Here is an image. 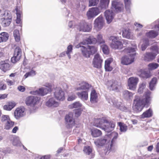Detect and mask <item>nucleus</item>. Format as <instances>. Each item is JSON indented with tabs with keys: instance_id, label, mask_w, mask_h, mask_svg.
<instances>
[{
	"instance_id": "nucleus-37",
	"label": "nucleus",
	"mask_w": 159,
	"mask_h": 159,
	"mask_svg": "<svg viewBox=\"0 0 159 159\" xmlns=\"http://www.w3.org/2000/svg\"><path fill=\"white\" fill-rule=\"evenodd\" d=\"M98 98L97 93L94 90L92 91L90 94V101L92 103H95L97 102Z\"/></svg>"
},
{
	"instance_id": "nucleus-23",
	"label": "nucleus",
	"mask_w": 159,
	"mask_h": 159,
	"mask_svg": "<svg viewBox=\"0 0 159 159\" xmlns=\"http://www.w3.org/2000/svg\"><path fill=\"white\" fill-rule=\"evenodd\" d=\"M46 105L49 107L54 108L57 107L59 105L58 102L56 101L53 98H51L46 102Z\"/></svg>"
},
{
	"instance_id": "nucleus-54",
	"label": "nucleus",
	"mask_w": 159,
	"mask_h": 159,
	"mask_svg": "<svg viewBox=\"0 0 159 159\" xmlns=\"http://www.w3.org/2000/svg\"><path fill=\"white\" fill-rule=\"evenodd\" d=\"M151 49L152 51V52L155 55H157L158 54V48L157 46L156 45H153L151 47Z\"/></svg>"
},
{
	"instance_id": "nucleus-35",
	"label": "nucleus",
	"mask_w": 159,
	"mask_h": 159,
	"mask_svg": "<svg viewBox=\"0 0 159 159\" xmlns=\"http://www.w3.org/2000/svg\"><path fill=\"white\" fill-rule=\"evenodd\" d=\"M12 19L8 18L6 19L1 18L0 22L2 25L3 27L8 26L11 22Z\"/></svg>"
},
{
	"instance_id": "nucleus-46",
	"label": "nucleus",
	"mask_w": 159,
	"mask_h": 159,
	"mask_svg": "<svg viewBox=\"0 0 159 159\" xmlns=\"http://www.w3.org/2000/svg\"><path fill=\"white\" fill-rule=\"evenodd\" d=\"M13 35L15 40L17 42H18L20 40L19 31L17 30H15L13 32Z\"/></svg>"
},
{
	"instance_id": "nucleus-27",
	"label": "nucleus",
	"mask_w": 159,
	"mask_h": 159,
	"mask_svg": "<svg viewBox=\"0 0 159 159\" xmlns=\"http://www.w3.org/2000/svg\"><path fill=\"white\" fill-rule=\"evenodd\" d=\"M156 56L155 54L151 52H146L144 55V60L149 61L153 60Z\"/></svg>"
},
{
	"instance_id": "nucleus-6",
	"label": "nucleus",
	"mask_w": 159,
	"mask_h": 159,
	"mask_svg": "<svg viewBox=\"0 0 159 159\" xmlns=\"http://www.w3.org/2000/svg\"><path fill=\"white\" fill-rule=\"evenodd\" d=\"M121 37L116 36H111L109 38V40L111 41L110 44L111 47L115 49H120L123 46L122 43L120 41Z\"/></svg>"
},
{
	"instance_id": "nucleus-48",
	"label": "nucleus",
	"mask_w": 159,
	"mask_h": 159,
	"mask_svg": "<svg viewBox=\"0 0 159 159\" xmlns=\"http://www.w3.org/2000/svg\"><path fill=\"white\" fill-rule=\"evenodd\" d=\"M73 46L72 45H70L67 48V51H66V54L69 59L71 58L70 54L72 52Z\"/></svg>"
},
{
	"instance_id": "nucleus-59",
	"label": "nucleus",
	"mask_w": 159,
	"mask_h": 159,
	"mask_svg": "<svg viewBox=\"0 0 159 159\" xmlns=\"http://www.w3.org/2000/svg\"><path fill=\"white\" fill-rule=\"evenodd\" d=\"M76 98V97L75 94L74 93H72L68 95L67 100L69 101H71L75 99Z\"/></svg>"
},
{
	"instance_id": "nucleus-41",
	"label": "nucleus",
	"mask_w": 159,
	"mask_h": 159,
	"mask_svg": "<svg viewBox=\"0 0 159 159\" xmlns=\"http://www.w3.org/2000/svg\"><path fill=\"white\" fill-rule=\"evenodd\" d=\"M4 124H5L4 129L9 130L13 127L14 125V122L11 120H9L6 123H4Z\"/></svg>"
},
{
	"instance_id": "nucleus-56",
	"label": "nucleus",
	"mask_w": 159,
	"mask_h": 159,
	"mask_svg": "<svg viewBox=\"0 0 159 159\" xmlns=\"http://www.w3.org/2000/svg\"><path fill=\"white\" fill-rule=\"evenodd\" d=\"M99 2V0H89V7L96 6Z\"/></svg>"
},
{
	"instance_id": "nucleus-28",
	"label": "nucleus",
	"mask_w": 159,
	"mask_h": 159,
	"mask_svg": "<svg viewBox=\"0 0 159 159\" xmlns=\"http://www.w3.org/2000/svg\"><path fill=\"white\" fill-rule=\"evenodd\" d=\"M80 86L76 88V90H86L88 91L89 88L91 87V85L86 82H83L80 84H79Z\"/></svg>"
},
{
	"instance_id": "nucleus-12",
	"label": "nucleus",
	"mask_w": 159,
	"mask_h": 159,
	"mask_svg": "<svg viewBox=\"0 0 159 159\" xmlns=\"http://www.w3.org/2000/svg\"><path fill=\"white\" fill-rule=\"evenodd\" d=\"M21 53V50L20 47H16L14 50V56L11 58V62L12 63H15L19 61L20 59Z\"/></svg>"
},
{
	"instance_id": "nucleus-43",
	"label": "nucleus",
	"mask_w": 159,
	"mask_h": 159,
	"mask_svg": "<svg viewBox=\"0 0 159 159\" xmlns=\"http://www.w3.org/2000/svg\"><path fill=\"white\" fill-rule=\"evenodd\" d=\"M125 8L128 13L130 12V7L131 4V0H124Z\"/></svg>"
},
{
	"instance_id": "nucleus-5",
	"label": "nucleus",
	"mask_w": 159,
	"mask_h": 159,
	"mask_svg": "<svg viewBox=\"0 0 159 159\" xmlns=\"http://www.w3.org/2000/svg\"><path fill=\"white\" fill-rule=\"evenodd\" d=\"M94 143L97 146H102V152L103 155L107 154L111 151L108 150L106 152H105L106 149H107L108 148V147H106V145L107 144L108 145L109 144H110L107 135H106L104 137L97 139L94 141Z\"/></svg>"
},
{
	"instance_id": "nucleus-58",
	"label": "nucleus",
	"mask_w": 159,
	"mask_h": 159,
	"mask_svg": "<svg viewBox=\"0 0 159 159\" xmlns=\"http://www.w3.org/2000/svg\"><path fill=\"white\" fill-rule=\"evenodd\" d=\"M35 74V71L34 70H32L26 73L24 75V77L26 78L30 76H34Z\"/></svg>"
},
{
	"instance_id": "nucleus-7",
	"label": "nucleus",
	"mask_w": 159,
	"mask_h": 159,
	"mask_svg": "<svg viewBox=\"0 0 159 159\" xmlns=\"http://www.w3.org/2000/svg\"><path fill=\"white\" fill-rule=\"evenodd\" d=\"M45 87H42L39 89V90L33 91L30 92V94L33 95H39L43 96L47 94L51 91L52 87L51 85L49 83L46 84Z\"/></svg>"
},
{
	"instance_id": "nucleus-30",
	"label": "nucleus",
	"mask_w": 159,
	"mask_h": 159,
	"mask_svg": "<svg viewBox=\"0 0 159 159\" xmlns=\"http://www.w3.org/2000/svg\"><path fill=\"white\" fill-rule=\"evenodd\" d=\"M0 16L1 18L6 19L8 17L10 19H12V15L11 13L9 11L6 10L5 11H2L1 10Z\"/></svg>"
},
{
	"instance_id": "nucleus-57",
	"label": "nucleus",
	"mask_w": 159,
	"mask_h": 159,
	"mask_svg": "<svg viewBox=\"0 0 159 159\" xmlns=\"http://www.w3.org/2000/svg\"><path fill=\"white\" fill-rule=\"evenodd\" d=\"M146 87V84L144 83H143L140 84L139 86V88L138 90V92L139 93H143V89Z\"/></svg>"
},
{
	"instance_id": "nucleus-22",
	"label": "nucleus",
	"mask_w": 159,
	"mask_h": 159,
	"mask_svg": "<svg viewBox=\"0 0 159 159\" xmlns=\"http://www.w3.org/2000/svg\"><path fill=\"white\" fill-rule=\"evenodd\" d=\"M8 62V60L1 61L0 62V69L4 72L10 70L11 67Z\"/></svg>"
},
{
	"instance_id": "nucleus-9",
	"label": "nucleus",
	"mask_w": 159,
	"mask_h": 159,
	"mask_svg": "<svg viewBox=\"0 0 159 159\" xmlns=\"http://www.w3.org/2000/svg\"><path fill=\"white\" fill-rule=\"evenodd\" d=\"M101 12L100 9L98 7H93L89 9L87 12L86 16L88 19L94 18Z\"/></svg>"
},
{
	"instance_id": "nucleus-18",
	"label": "nucleus",
	"mask_w": 159,
	"mask_h": 159,
	"mask_svg": "<svg viewBox=\"0 0 159 159\" xmlns=\"http://www.w3.org/2000/svg\"><path fill=\"white\" fill-rule=\"evenodd\" d=\"M25 108L24 107L17 108L14 112L15 118L18 119L24 116L25 114Z\"/></svg>"
},
{
	"instance_id": "nucleus-44",
	"label": "nucleus",
	"mask_w": 159,
	"mask_h": 159,
	"mask_svg": "<svg viewBox=\"0 0 159 159\" xmlns=\"http://www.w3.org/2000/svg\"><path fill=\"white\" fill-rule=\"evenodd\" d=\"M146 36L149 38H154L158 35V33L153 30H151L146 34Z\"/></svg>"
},
{
	"instance_id": "nucleus-34",
	"label": "nucleus",
	"mask_w": 159,
	"mask_h": 159,
	"mask_svg": "<svg viewBox=\"0 0 159 159\" xmlns=\"http://www.w3.org/2000/svg\"><path fill=\"white\" fill-rule=\"evenodd\" d=\"M153 112L152 109L150 108L148 110H146L143 113L141 116V117L142 118H149L152 116Z\"/></svg>"
},
{
	"instance_id": "nucleus-45",
	"label": "nucleus",
	"mask_w": 159,
	"mask_h": 159,
	"mask_svg": "<svg viewBox=\"0 0 159 159\" xmlns=\"http://www.w3.org/2000/svg\"><path fill=\"white\" fill-rule=\"evenodd\" d=\"M122 36L124 37L129 39L130 38V32L129 29H125L122 31Z\"/></svg>"
},
{
	"instance_id": "nucleus-36",
	"label": "nucleus",
	"mask_w": 159,
	"mask_h": 159,
	"mask_svg": "<svg viewBox=\"0 0 159 159\" xmlns=\"http://www.w3.org/2000/svg\"><path fill=\"white\" fill-rule=\"evenodd\" d=\"M91 134L93 137H97L101 136L102 134L101 131L96 128H93L91 130Z\"/></svg>"
},
{
	"instance_id": "nucleus-49",
	"label": "nucleus",
	"mask_w": 159,
	"mask_h": 159,
	"mask_svg": "<svg viewBox=\"0 0 159 159\" xmlns=\"http://www.w3.org/2000/svg\"><path fill=\"white\" fill-rule=\"evenodd\" d=\"M97 39L94 38L96 42L97 41L100 44L104 43L105 41L103 39L102 36V34H98L97 36Z\"/></svg>"
},
{
	"instance_id": "nucleus-42",
	"label": "nucleus",
	"mask_w": 159,
	"mask_h": 159,
	"mask_svg": "<svg viewBox=\"0 0 159 159\" xmlns=\"http://www.w3.org/2000/svg\"><path fill=\"white\" fill-rule=\"evenodd\" d=\"M15 105V103L13 102H9L7 104L4 106L3 108L6 110L10 111L14 108Z\"/></svg>"
},
{
	"instance_id": "nucleus-38",
	"label": "nucleus",
	"mask_w": 159,
	"mask_h": 159,
	"mask_svg": "<svg viewBox=\"0 0 159 159\" xmlns=\"http://www.w3.org/2000/svg\"><path fill=\"white\" fill-rule=\"evenodd\" d=\"M9 37V35L7 33L3 32L0 34V43L6 41Z\"/></svg>"
},
{
	"instance_id": "nucleus-15",
	"label": "nucleus",
	"mask_w": 159,
	"mask_h": 159,
	"mask_svg": "<svg viewBox=\"0 0 159 159\" xmlns=\"http://www.w3.org/2000/svg\"><path fill=\"white\" fill-rule=\"evenodd\" d=\"M40 98L36 96H31L27 97L25 100V103L28 106H34L39 101Z\"/></svg>"
},
{
	"instance_id": "nucleus-63",
	"label": "nucleus",
	"mask_w": 159,
	"mask_h": 159,
	"mask_svg": "<svg viewBox=\"0 0 159 159\" xmlns=\"http://www.w3.org/2000/svg\"><path fill=\"white\" fill-rule=\"evenodd\" d=\"M134 25L137 28H138L136 30L137 31L139 30V28H141L143 27V25L137 22H135Z\"/></svg>"
},
{
	"instance_id": "nucleus-40",
	"label": "nucleus",
	"mask_w": 159,
	"mask_h": 159,
	"mask_svg": "<svg viewBox=\"0 0 159 159\" xmlns=\"http://www.w3.org/2000/svg\"><path fill=\"white\" fill-rule=\"evenodd\" d=\"M157 81V79L155 77L153 78L151 80L149 84V89L151 90L152 91L155 89Z\"/></svg>"
},
{
	"instance_id": "nucleus-26",
	"label": "nucleus",
	"mask_w": 159,
	"mask_h": 159,
	"mask_svg": "<svg viewBox=\"0 0 159 159\" xmlns=\"http://www.w3.org/2000/svg\"><path fill=\"white\" fill-rule=\"evenodd\" d=\"M77 95L79 98L83 101L87 100L88 99V91L87 90L78 92Z\"/></svg>"
},
{
	"instance_id": "nucleus-16",
	"label": "nucleus",
	"mask_w": 159,
	"mask_h": 159,
	"mask_svg": "<svg viewBox=\"0 0 159 159\" xmlns=\"http://www.w3.org/2000/svg\"><path fill=\"white\" fill-rule=\"evenodd\" d=\"M103 60L99 55L97 53L94 55L93 61V67L97 68H100L102 66Z\"/></svg>"
},
{
	"instance_id": "nucleus-1",
	"label": "nucleus",
	"mask_w": 159,
	"mask_h": 159,
	"mask_svg": "<svg viewBox=\"0 0 159 159\" xmlns=\"http://www.w3.org/2000/svg\"><path fill=\"white\" fill-rule=\"evenodd\" d=\"M151 92L148 91L142 97L138 96H135L134 102V105L133 107L136 112L141 111L145 106L150 103L151 99Z\"/></svg>"
},
{
	"instance_id": "nucleus-60",
	"label": "nucleus",
	"mask_w": 159,
	"mask_h": 159,
	"mask_svg": "<svg viewBox=\"0 0 159 159\" xmlns=\"http://www.w3.org/2000/svg\"><path fill=\"white\" fill-rule=\"evenodd\" d=\"M10 120L9 116L7 115H2L1 117V121L6 123L7 120Z\"/></svg>"
},
{
	"instance_id": "nucleus-50",
	"label": "nucleus",
	"mask_w": 159,
	"mask_h": 159,
	"mask_svg": "<svg viewBox=\"0 0 159 159\" xmlns=\"http://www.w3.org/2000/svg\"><path fill=\"white\" fill-rule=\"evenodd\" d=\"M159 66V65L156 63H152L148 65V69L149 70H153L157 69Z\"/></svg>"
},
{
	"instance_id": "nucleus-13",
	"label": "nucleus",
	"mask_w": 159,
	"mask_h": 159,
	"mask_svg": "<svg viewBox=\"0 0 159 159\" xmlns=\"http://www.w3.org/2000/svg\"><path fill=\"white\" fill-rule=\"evenodd\" d=\"M54 95L57 100L61 101L65 99L64 93L60 87H57L55 88Z\"/></svg>"
},
{
	"instance_id": "nucleus-31",
	"label": "nucleus",
	"mask_w": 159,
	"mask_h": 159,
	"mask_svg": "<svg viewBox=\"0 0 159 159\" xmlns=\"http://www.w3.org/2000/svg\"><path fill=\"white\" fill-rule=\"evenodd\" d=\"M133 94L128 90H125L122 92L123 98L127 100H131L133 98Z\"/></svg>"
},
{
	"instance_id": "nucleus-61",
	"label": "nucleus",
	"mask_w": 159,
	"mask_h": 159,
	"mask_svg": "<svg viewBox=\"0 0 159 159\" xmlns=\"http://www.w3.org/2000/svg\"><path fill=\"white\" fill-rule=\"evenodd\" d=\"M7 88V86L2 81H0V90H4Z\"/></svg>"
},
{
	"instance_id": "nucleus-39",
	"label": "nucleus",
	"mask_w": 159,
	"mask_h": 159,
	"mask_svg": "<svg viewBox=\"0 0 159 159\" xmlns=\"http://www.w3.org/2000/svg\"><path fill=\"white\" fill-rule=\"evenodd\" d=\"M110 0H100V7L102 9H106L108 7Z\"/></svg>"
},
{
	"instance_id": "nucleus-51",
	"label": "nucleus",
	"mask_w": 159,
	"mask_h": 159,
	"mask_svg": "<svg viewBox=\"0 0 159 159\" xmlns=\"http://www.w3.org/2000/svg\"><path fill=\"white\" fill-rule=\"evenodd\" d=\"M103 53L106 54H108L109 53V49L108 47L106 44H103L101 46Z\"/></svg>"
},
{
	"instance_id": "nucleus-32",
	"label": "nucleus",
	"mask_w": 159,
	"mask_h": 159,
	"mask_svg": "<svg viewBox=\"0 0 159 159\" xmlns=\"http://www.w3.org/2000/svg\"><path fill=\"white\" fill-rule=\"evenodd\" d=\"M83 150L86 154L89 156V158L91 159L94 157V154L92 153V149L89 146L85 147Z\"/></svg>"
},
{
	"instance_id": "nucleus-64",
	"label": "nucleus",
	"mask_w": 159,
	"mask_h": 159,
	"mask_svg": "<svg viewBox=\"0 0 159 159\" xmlns=\"http://www.w3.org/2000/svg\"><path fill=\"white\" fill-rule=\"evenodd\" d=\"M50 155H45L41 157L40 159H50Z\"/></svg>"
},
{
	"instance_id": "nucleus-8",
	"label": "nucleus",
	"mask_w": 159,
	"mask_h": 159,
	"mask_svg": "<svg viewBox=\"0 0 159 159\" xmlns=\"http://www.w3.org/2000/svg\"><path fill=\"white\" fill-rule=\"evenodd\" d=\"M118 134L116 132H113L111 133V136L113 138L111 143H110V144H109L108 145L107 144L106 145V147H108L107 149H106L105 150L106 152L108 150L110 151H112V152L114 151L115 149V144L118 138Z\"/></svg>"
},
{
	"instance_id": "nucleus-21",
	"label": "nucleus",
	"mask_w": 159,
	"mask_h": 159,
	"mask_svg": "<svg viewBox=\"0 0 159 159\" xmlns=\"http://www.w3.org/2000/svg\"><path fill=\"white\" fill-rule=\"evenodd\" d=\"M104 15L108 24L110 23L112 21L115 15V14L112 10H107L104 12Z\"/></svg>"
},
{
	"instance_id": "nucleus-19",
	"label": "nucleus",
	"mask_w": 159,
	"mask_h": 159,
	"mask_svg": "<svg viewBox=\"0 0 159 159\" xmlns=\"http://www.w3.org/2000/svg\"><path fill=\"white\" fill-rule=\"evenodd\" d=\"M104 24V20L103 17L100 16L94 20V26L98 30L101 29L102 27Z\"/></svg>"
},
{
	"instance_id": "nucleus-47",
	"label": "nucleus",
	"mask_w": 159,
	"mask_h": 159,
	"mask_svg": "<svg viewBox=\"0 0 159 159\" xmlns=\"http://www.w3.org/2000/svg\"><path fill=\"white\" fill-rule=\"evenodd\" d=\"M149 45V40L147 39H145L143 40V43L141 46L142 51H144Z\"/></svg>"
},
{
	"instance_id": "nucleus-52",
	"label": "nucleus",
	"mask_w": 159,
	"mask_h": 159,
	"mask_svg": "<svg viewBox=\"0 0 159 159\" xmlns=\"http://www.w3.org/2000/svg\"><path fill=\"white\" fill-rule=\"evenodd\" d=\"M87 46L89 48L90 55L95 53L97 51V48L94 46L87 45Z\"/></svg>"
},
{
	"instance_id": "nucleus-14",
	"label": "nucleus",
	"mask_w": 159,
	"mask_h": 159,
	"mask_svg": "<svg viewBox=\"0 0 159 159\" xmlns=\"http://www.w3.org/2000/svg\"><path fill=\"white\" fill-rule=\"evenodd\" d=\"M139 81L138 78L134 77H130L128 80V86L129 89L134 90L137 87Z\"/></svg>"
},
{
	"instance_id": "nucleus-24",
	"label": "nucleus",
	"mask_w": 159,
	"mask_h": 159,
	"mask_svg": "<svg viewBox=\"0 0 159 159\" xmlns=\"http://www.w3.org/2000/svg\"><path fill=\"white\" fill-rule=\"evenodd\" d=\"M138 74L141 78L143 79H148L151 76L149 71H147L142 69L140 70L138 72Z\"/></svg>"
},
{
	"instance_id": "nucleus-2",
	"label": "nucleus",
	"mask_w": 159,
	"mask_h": 159,
	"mask_svg": "<svg viewBox=\"0 0 159 159\" xmlns=\"http://www.w3.org/2000/svg\"><path fill=\"white\" fill-rule=\"evenodd\" d=\"M93 125L106 132H109L114 129L115 124L112 121L109 122L107 120L103 118L95 119Z\"/></svg>"
},
{
	"instance_id": "nucleus-20",
	"label": "nucleus",
	"mask_w": 159,
	"mask_h": 159,
	"mask_svg": "<svg viewBox=\"0 0 159 159\" xmlns=\"http://www.w3.org/2000/svg\"><path fill=\"white\" fill-rule=\"evenodd\" d=\"M120 84L116 81H109L108 83V88L111 90L118 91V89L120 87Z\"/></svg>"
},
{
	"instance_id": "nucleus-11",
	"label": "nucleus",
	"mask_w": 159,
	"mask_h": 159,
	"mask_svg": "<svg viewBox=\"0 0 159 159\" xmlns=\"http://www.w3.org/2000/svg\"><path fill=\"white\" fill-rule=\"evenodd\" d=\"M65 120L67 127L68 128L72 127L75 124V119L73 118V113L70 112L65 117Z\"/></svg>"
},
{
	"instance_id": "nucleus-10",
	"label": "nucleus",
	"mask_w": 159,
	"mask_h": 159,
	"mask_svg": "<svg viewBox=\"0 0 159 159\" xmlns=\"http://www.w3.org/2000/svg\"><path fill=\"white\" fill-rule=\"evenodd\" d=\"M108 102L110 104L114 105L120 110L124 111H126V107L124 106L122 104L121 102H118L117 100L115 98H113L112 99H109Z\"/></svg>"
},
{
	"instance_id": "nucleus-55",
	"label": "nucleus",
	"mask_w": 159,
	"mask_h": 159,
	"mask_svg": "<svg viewBox=\"0 0 159 159\" xmlns=\"http://www.w3.org/2000/svg\"><path fill=\"white\" fill-rule=\"evenodd\" d=\"M82 104L79 102H76L69 106L70 108H77L81 107Z\"/></svg>"
},
{
	"instance_id": "nucleus-29",
	"label": "nucleus",
	"mask_w": 159,
	"mask_h": 159,
	"mask_svg": "<svg viewBox=\"0 0 159 159\" xmlns=\"http://www.w3.org/2000/svg\"><path fill=\"white\" fill-rule=\"evenodd\" d=\"M11 140L12 144L15 146H21L22 144L20 141L19 138L16 136H12L11 137Z\"/></svg>"
},
{
	"instance_id": "nucleus-53",
	"label": "nucleus",
	"mask_w": 159,
	"mask_h": 159,
	"mask_svg": "<svg viewBox=\"0 0 159 159\" xmlns=\"http://www.w3.org/2000/svg\"><path fill=\"white\" fill-rule=\"evenodd\" d=\"M119 125L120 126V129L121 132H125L127 131V127L125 125L123 124L121 122H119Z\"/></svg>"
},
{
	"instance_id": "nucleus-3",
	"label": "nucleus",
	"mask_w": 159,
	"mask_h": 159,
	"mask_svg": "<svg viewBox=\"0 0 159 159\" xmlns=\"http://www.w3.org/2000/svg\"><path fill=\"white\" fill-rule=\"evenodd\" d=\"M137 48L136 45L134 47H128L125 48L124 52L128 54L129 56H125L122 57L121 59L122 64L126 65L131 64L134 61V56L136 54L135 49Z\"/></svg>"
},
{
	"instance_id": "nucleus-33",
	"label": "nucleus",
	"mask_w": 159,
	"mask_h": 159,
	"mask_svg": "<svg viewBox=\"0 0 159 159\" xmlns=\"http://www.w3.org/2000/svg\"><path fill=\"white\" fill-rule=\"evenodd\" d=\"M112 61L113 59L111 58H109L105 61V68L106 71H109L112 70V68L110 66V64Z\"/></svg>"
},
{
	"instance_id": "nucleus-17",
	"label": "nucleus",
	"mask_w": 159,
	"mask_h": 159,
	"mask_svg": "<svg viewBox=\"0 0 159 159\" xmlns=\"http://www.w3.org/2000/svg\"><path fill=\"white\" fill-rule=\"evenodd\" d=\"M111 6L112 8L114 9L117 12H121L123 10V5L117 0L112 1Z\"/></svg>"
},
{
	"instance_id": "nucleus-62",
	"label": "nucleus",
	"mask_w": 159,
	"mask_h": 159,
	"mask_svg": "<svg viewBox=\"0 0 159 159\" xmlns=\"http://www.w3.org/2000/svg\"><path fill=\"white\" fill-rule=\"evenodd\" d=\"M17 89L20 91L24 92L25 91V88L24 86H23L20 85L18 87Z\"/></svg>"
},
{
	"instance_id": "nucleus-4",
	"label": "nucleus",
	"mask_w": 159,
	"mask_h": 159,
	"mask_svg": "<svg viewBox=\"0 0 159 159\" xmlns=\"http://www.w3.org/2000/svg\"><path fill=\"white\" fill-rule=\"evenodd\" d=\"M93 42L92 41L91 37L86 38L84 40L77 45L76 47L77 48H80V50L83 56L85 58H89L90 55V52L88 48L83 45L91 44Z\"/></svg>"
},
{
	"instance_id": "nucleus-25",
	"label": "nucleus",
	"mask_w": 159,
	"mask_h": 159,
	"mask_svg": "<svg viewBox=\"0 0 159 159\" xmlns=\"http://www.w3.org/2000/svg\"><path fill=\"white\" fill-rule=\"evenodd\" d=\"M91 28L88 24L85 22L81 23L79 26V30L80 31L83 32H89Z\"/></svg>"
}]
</instances>
